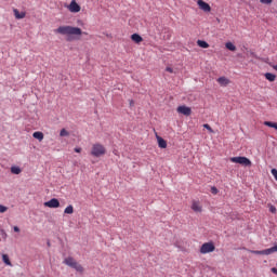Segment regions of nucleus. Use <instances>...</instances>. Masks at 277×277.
Listing matches in <instances>:
<instances>
[{"mask_svg": "<svg viewBox=\"0 0 277 277\" xmlns=\"http://www.w3.org/2000/svg\"><path fill=\"white\" fill-rule=\"evenodd\" d=\"M198 47L201 49H209V43L207 41L198 40L197 41Z\"/></svg>", "mask_w": 277, "mask_h": 277, "instance_id": "6ab92c4d", "label": "nucleus"}, {"mask_svg": "<svg viewBox=\"0 0 277 277\" xmlns=\"http://www.w3.org/2000/svg\"><path fill=\"white\" fill-rule=\"evenodd\" d=\"M14 233H21V228L18 226L13 227Z\"/></svg>", "mask_w": 277, "mask_h": 277, "instance_id": "2f4dec72", "label": "nucleus"}, {"mask_svg": "<svg viewBox=\"0 0 277 277\" xmlns=\"http://www.w3.org/2000/svg\"><path fill=\"white\" fill-rule=\"evenodd\" d=\"M106 153H107V149L105 148V146H103V144L95 143L92 145V148H91L92 157H103V155H106Z\"/></svg>", "mask_w": 277, "mask_h": 277, "instance_id": "7ed1b4c3", "label": "nucleus"}, {"mask_svg": "<svg viewBox=\"0 0 277 277\" xmlns=\"http://www.w3.org/2000/svg\"><path fill=\"white\" fill-rule=\"evenodd\" d=\"M264 127H269L271 129H275V131H277V122L264 121Z\"/></svg>", "mask_w": 277, "mask_h": 277, "instance_id": "a211bd4d", "label": "nucleus"}, {"mask_svg": "<svg viewBox=\"0 0 277 277\" xmlns=\"http://www.w3.org/2000/svg\"><path fill=\"white\" fill-rule=\"evenodd\" d=\"M68 135H70V133H68L66 129L61 130L60 132L61 137H68Z\"/></svg>", "mask_w": 277, "mask_h": 277, "instance_id": "b1692460", "label": "nucleus"}, {"mask_svg": "<svg viewBox=\"0 0 277 277\" xmlns=\"http://www.w3.org/2000/svg\"><path fill=\"white\" fill-rule=\"evenodd\" d=\"M166 71L172 74V72H174V69H172V67H167V68H166Z\"/></svg>", "mask_w": 277, "mask_h": 277, "instance_id": "72a5a7b5", "label": "nucleus"}, {"mask_svg": "<svg viewBox=\"0 0 277 277\" xmlns=\"http://www.w3.org/2000/svg\"><path fill=\"white\" fill-rule=\"evenodd\" d=\"M271 173L273 174L275 181H277V170L276 169H272Z\"/></svg>", "mask_w": 277, "mask_h": 277, "instance_id": "c85d7f7f", "label": "nucleus"}, {"mask_svg": "<svg viewBox=\"0 0 277 277\" xmlns=\"http://www.w3.org/2000/svg\"><path fill=\"white\" fill-rule=\"evenodd\" d=\"M225 48H226L228 51H237V47H235V44H233V42H227V43H225Z\"/></svg>", "mask_w": 277, "mask_h": 277, "instance_id": "aec40b11", "label": "nucleus"}, {"mask_svg": "<svg viewBox=\"0 0 277 277\" xmlns=\"http://www.w3.org/2000/svg\"><path fill=\"white\" fill-rule=\"evenodd\" d=\"M32 137H35V140H38L39 142H42V140H44V133L40 131L34 132Z\"/></svg>", "mask_w": 277, "mask_h": 277, "instance_id": "2eb2a0df", "label": "nucleus"}, {"mask_svg": "<svg viewBox=\"0 0 277 277\" xmlns=\"http://www.w3.org/2000/svg\"><path fill=\"white\" fill-rule=\"evenodd\" d=\"M176 111L182 114V116H192V108L185 105L179 106Z\"/></svg>", "mask_w": 277, "mask_h": 277, "instance_id": "0eeeda50", "label": "nucleus"}, {"mask_svg": "<svg viewBox=\"0 0 277 277\" xmlns=\"http://www.w3.org/2000/svg\"><path fill=\"white\" fill-rule=\"evenodd\" d=\"M44 207H48L49 209H58L60 207V200L57 198H52L49 201H45Z\"/></svg>", "mask_w": 277, "mask_h": 277, "instance_id": "423d86ee", "label": "nucleus"}, {"mask_svg": "<svg viewBox=\"0 0 277 277\" xmlns=\"http://www.w3.org/2000/svg\"><path fill=\"white\" fill-rule=\"evenodd\" d=\"M64 265H67V267H71L72 269H76V272H79V274H83V266L75 260L72 256L65 258L63 261Z\"/></svg>", "mask_w": 277, "mask_h": 277, "instance_id": "f03ea898", "label": "nucleus"}, {"mask_svg": "<svg viewBox=\"0 0 277 277\" xmlns=\"http://www.w3.org/2000/svg\"><path fill=\"white\" fill-rule=\"evenodd\" d=\"M274 0H260V2L264 3V5H269Z\"/></svg>", "mask_w": 277, "mask_h": 277, "instance_id": "a878e982", "label": "nucleus"}, {"mask_svg": "<svg viewBox=\"0 0 277 277\" xmlns=\"http://www.w3.org/2000/svg\"><path fill=\"white\" fill-rule=\"evenodd\" d=\"M217 187L213 186L211 187V194H213L214 196L217 194Z\"/></svg>", "mask_w": 277, "mask_h": 277, "instance_id": "c756f323", "label": "nucleus"}, {"mask_svg": "<svg viewBox=\"0 0 277 277\" xmlns=\"http://www.w3.org/2000/svg\"><path fill=\"white\" fill-rule=\"evenodd\" d=\"M190 209H193L195 213H202V206H200V201L193 200Z\"/></svg>", "mask_w": 277, "mask_h": 277, "instance_id": "1a4fd4ad", "label": "nucleus"}, {"mask_svg": "<svg viewBox=\"0 0 277 277\" xmlns=\"http://www.w3.org/2000/svg\"><path fill=\"white\" fill-rule=\"evenodd\" d=\"M197 5L202 12H211V5L203 0H197Z\"/></svg>", "mask_w": 277, "mask_h": 277, "instance_id": "6e6552de", "label": "nucleus"}, {"mask_svg": "<svg viewBox=\"0 0 277 277\" xmlns=\"http://www.w3.org/2000/svg\"><path fill=\"white\" fill-rule=\"evenodd\" d=\"M12 174H21V167H11Z\"/></svg>", "mask_w": 277, "mask_h": 277, "instance_id": "5701e85b", "label": "nucleus"}, {"mask_svg": "<svg viewBox=\"0 0 277 277\" xmlns=\"http://www.w3.org/2000/svg\"><path fill=\"white\" fill-rule=\"evenodd\" d=\"M200 254H211V252H215V243L212 241L210 242H205L201 245L199 249Z\"/></svg>", "mask_w": 277, "mask_h": 277, "instance_id": "39448f33", "label": "nucleus"}, {"mask_svg": "<svg viewBox=\"0 0 277 277\" xmlns=\"http://www.w3.org/2000/svg\"><path fill=\"white\" fill-rule=\"evenodd\" d=\"M249 252H250L251 254H261V251H255V250H249Z\"/></svg>", "mask_w": 277, "mask_h": 277, "instance_id": "473e14b6", "label": "nucleus"}, {"mask_svg": "<svg viewBox=\"0 0 277 277\" xmlns=\"http://www.w3.org/2000/svg\"><path fill=\"white\" fill-rule=\"evenodd\" d=\"M265 79H267V81H276V75L272 74V72H266L264 75Z\"/></svg>", "mask_w": 277, "mask_h": 277, "instance_id": "f3484780", "label": "nucleus"}, {"mask_svg": "<svg viewBox=\"0 0 277 277\" xmlns=\"http://www.w3.org/2000/svg\"><path fill=\"white\" fill-rule=\"evenodd\" d=\"M55 34H60L61 36H81L83 30L79 27L74 26H60L54 30Z\"/></svg>", "mask_w": 277, "mask_h": 277, "instance_id": "f257e3e1", "label": "nucleus"}, {"mask_svg": "<svg viewBox=\"0 0 277 277\" xmlns=\"http://www.w3.org/2000/svg\"><path fill=\"white\" fill-rule=\"evenodd\" d=\"M260 254L265 255V256H269V254H273L272 248L261 250Z\"/></svg>", "mask_w": 277, "mask_h": 277, "instance_id": "412c9836", "label": "nucleus"}, {"mask_svg": "<svg viewBox=\"0 0 277 277\" xmlns=\"http://www.w3.org/2000/svg\"><path fill=\"white\" fill-rule=\"evenodd\" d=\"M203 129H207V131H209V133H213V128H211V126H209V123H205Z\"/></svg>", "mask_w": 277, "mask_h": 277, "instance_id": "393cba45", "label": "nucleus"}, {"mask_svg": "<svg viewBox=\"0 0 277 277\" xmlns=\"http://www.w3.org/2000/svg\"><path fill=\"white\" fill-rule=\"evenodd\" d=\"M273 254L274 252H277V246L272 247Z\"/></svg>", "mask_w": 277, "mask_h": 277, "instance_id": "e433bc0d", "label": "nucleus"}, {"mask_svg": "<svg viewBox=\"0 0 277 277\" xmlns=\"http://www.w3.org/2000/svg\"><path fill=\"white\" fill-rule=\"evenodd\" d=\"M229 160L232 163H239V166H243L245 168H250L252 166V161L243 156L232 157Z\"/></svg>", "mask_w": 277, "mask_h": 277, "instance_id": "20e7f679", "label": "nucleus"}, {"mask_svg": "<svg viewBox=\"0 0 277 277\" xmlns=\"http://www.w3.org/2000/svg\"><path fill=\"white\" fill-rule=\"evenodd\" d=\"M269 211H271V213H276V207L271 206V207H269Z\"/></svg>", "mask_w": 277, "mask_h": 277, "instance_id": "7c9ffc66", "label": "nucleus"}, {"mask_svg": "<svg viewBox=\"0 0 277 277\" xmlns=\"http://www.w3.org/2000/svg\"><path fill=\"white\" fill-rule=\"evenodd\" d=\"M271 173L273 174L275 181H277V170L276 169H272Z\"/></svg>", "mask_w": 277, "mask_h": 277, "instance_id": "cd10ccee", "label": "nucleus"}, {"mask_svg": "<svg viewBox=\"0 0 277 277\" xmlns=\"http://www.w3.org/2000/svg\"><path fill=\"white\" fill-rule=\"evenodd\" d=\"M74 150L75 153H81V147H76Z\"/></svg>", "mask_w": 277, "mask_h": 277, "instance_id": "c9c22d12", "label": "nucleus"}, {"mask_svg": "<svg viewBox=\"0 0 277 277\" xmlns=\"http://www.w3.org/2000/svg\"><path fill=\"white\" fill-rule=\"evenodd\" d=\"M131 40L132 42H135V44L144 42V38H142V36H140L138 34L131 35Z\"/></svg>", "mask_w": 277, "mask_h": 277, "instance_id": "9b49d317", "label": "nucleus"}, {"mask_svg": "<svg viewBox=\"0 0 277 277\" xmlns=\"http://www.w3.org/2000/svg\"><path fill=\"white\" fill-rule=\"evenodd\" d=\"M271 272H272L273 274H276V275H277V268H276V267L271 268Z\"/></svg>", "mask_w": 277, "mask_h": 277, "instance_id": "f704fd0d", "label": "nucleus"}, {"mask_svg": "<svg viewBox=\"0 0 277 277\" xmlns=\"http://www.w3.org/2000/svg\"><path fill=\"white\" fill-rule=\"evenodd\" d=\"M159 148H168V142L161 136H157Z\"/></svg>", "mask_w": 277, "mask_h": 277, "instance_id": "4468645a", "label": "nucleus"}, {"mask_svg": "<svg viewBox=\"0 0 277 277\" xmlns=\"http://www.w3.org/2000/svg\"><path fill=\"white\" fill-rule=\"evenodd\" d=\"M64 213L66 215H72L75 213V207H72V205H69L67 208H65Z\"/></svg>", "mask_w": 277, "mask_h": 277, "instance_id": "dca6fc26", "label": "nucleus"}, {"mask_svg": "<svg viewBox=\"0 0 277 277\" xmlns=\"http://www.w3.org/2000/svg\"><path fill=\"white\" fill-rule=\"evenodd\" d=\"M8 211V207L0 205V213H5Z\"/></svg>", "mask_w": 277, "mask_h": 277, "instance_id": "bb28decb", "label": "nucleus"}, {"mask_svg": "<svg viewBox=\"0 0 277 277\" xmlns=\"http://www.w3.org/2000/svg\"><path fill=\"white\" fill-rule=\"evenodd\" d=\"M217 83H220L223 88H226V85H228L230 83V80L226 77H220L217 78Z\"/></svg>", "mask_w": 277, "mask_h": 277, "instance_id": "f8f14e48", "label": "nucleus"}, {"mask_svg": "<svg viewBox=\"0 0 277 277\" xmlns=\"http://www.w3.org/2000/svg\"><path fill=\"white\" fill-rule=\"evenodd\" d=\"M13 13H14L15 18H17L18 21H21L22 18H25V16H27V13L19 12L18 9H14Z\"/></svg>", "mask_w": 277, "mask_h": 277, "instance_id": "ddd939ff", "label": "nucleus"}, {"mask_svg": "<svg viewBox=\"0 0 277 277\" xmlns=\"http://www.w3.org/2000/svg\"><path fill=\"white\" fill-rule=\"evenodd\" d=\"M2 261L5 263V265L12 266V262L10 261V256H8V254H2Z\"/></svg>", "mask_w": 277, "mask_h": 277, "instance_id": "4be33fe9", "label": "nucleus"}, {"mask_svg": "<svg viewBox=\"0 0 277 277\" xmlns=\"http://www.w3.org/2000/svg\"><path fill=\"white\" fill-rule=\"evenodd\" d=\"M69 12H81V6L77 3V1L72 0L69 4Z\"/></svg>", "mask_w": 277, "mask_h": 277, "instance_id": "9d476101", "label": "nucleus"}]
</instances>
